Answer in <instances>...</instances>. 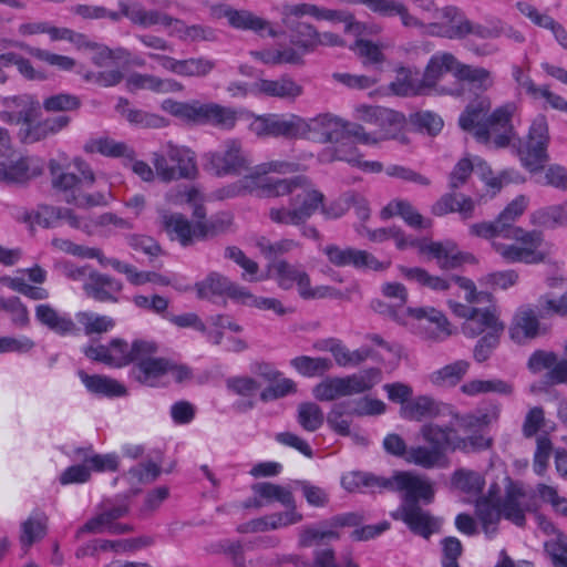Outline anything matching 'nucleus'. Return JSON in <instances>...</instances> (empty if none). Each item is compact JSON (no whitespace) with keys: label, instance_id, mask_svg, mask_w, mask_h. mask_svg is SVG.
Here are the masks:
<instances>
[{"label":"nucleus","instance_id":"1","mask_svg":"<svg viewBox=\"0 0 567 567\" xmlns=\"http://www.w3.org/2000/svg\"><path fill=\"white\" fill-rule=\"evenodd\" d=\"M470 234L485 239L503 237L515 240L517 244L492 243L493 249L507 264L523 262L536 265L544 262L547 257V254L539 249L544 243V235L539 230H525L522 227H517L507 234L506 228H503L496 218L494 221H482L471 225Z\"/></svg>","mask_w":567,"mask_h":567},{"label":"nucleus","instance_id":"2","mask_svg":"<svg viewBox=\"0 0 567 567\" xmlns=\"http://www.w3.org/2000/svg\"><path fill=\"white\" fill-rule=\"evenodd\" d=\"M341 484L349 492L362 491L363 488L370 492H381L383 489L403 492L400 508L419 505V501L429 504L434 498L432 484L409 472H398L392 477L377 476L368 472H351L342 477Z\"/></svg>","mask_w":567,"mask_h":567},{"label":"nucleus","instance_id":"3","mask_svg":"<svg viewBox=\"0 0 567 567\" xmlns=\"http://www.w3.org/2000/svg\"><path fill=\"white\" fill-rule=\"evenodd\" d=\"M73 163L82 177L63 171L56 161H50L49 169L53 189L62 194L63 199L68 204H73L80 208L105 206L107 204L105 194L101 192L94 194L84 193V189L90 188L95 182V175L90 165L79 157L74 158Z\"/></svg>","mask_w":567,"mask_h":567},{"label":"nucleus","instance_id":"4","mask_svg":"<svg viewBox=\"0 0 567 567\" xmlns=\"http://www.w3.org/2000/svg\"><path fill=\"white\" fill-rule=\"evenodd\" d=\"M355 116L375 127V130L367 132L361 124L357 123V126H352V135L358 143L377 145L389 140H400L402 143L406 141L402 135L405 117L400 112L381 106L360 105L355 109Z\"/></svg>","mask_w":567,"mask_h":567},{"label":"nucleus","instance_id":"5","mask_svg":"<svg viewBox=\"0 0 567 567\" xmlns=\"http://www.w3.org/2000/svg\"><path fill=\"white\" fill-rule=\"evenodd\" d=\"M457 65L458 60L454 54L450 52H436L430 58L421 78L417 72L412 73L410 70L404 71V85H406L404 94L422 95L435 91L440 94L461 95L463 92L462 89L446 90L445 87H437L439 81L445 73L456 75Z\"/></svg>","mask_w":567,"mask_h":567},{"label":"nucleus","instance_id":"6","mask_svg":"<svg viewBox=\"0 0 567 567\" xmlns=\"http://www.w3.org/2000/svg\"><path fill=\"white\" fill-rule=\"evenodd\" d=\"M324 203V195L315 188L306 177V183L298 186L290 198V206H276L268 210V218L280 226H300L319 210Z\"/></svg>","mask_w":567,"mask_h":567},{"label":"nucleus","instance_id":"7","mask_svg":"<svg viewBox=\"0 0 567 567\" xmlns=\"http://www.w3.org/2000/svg\"><path fill=\"white\" fill-rule=\"evenodd\" d=\"M152 163L163 182L194 179L198 175L195 153L183 145L167 142L153 153Z\"/></svg>","mask_w":567,"mask_h":567},{"label":"nucleus","instance_id":"8","mask_svg":"<svg viewBox=\"0 0 567 567\" xmlns=\"http://www.w3.org/2000/svg\"><path fill=\"white\" fill-rule=\"evenodd\" d=\"M549 141L547 118L538 114L529 126L526 141L518 138V143L513 144L522 165L530 173L539 172L549 161Z\"/></svg>","mask_w":567,"mask_h":567},{"label":"nucleus","instance_id":"9","mask_svg":"<svg viewBox=\"0 0 567 567\" xmlns=\"http://www.w3.org/2000/svg\"><path fill=\"white\" fill-rule=\"evenodd\" d=\"M204 169L218 176L240 175L249 169L250 161L241 142L228 138L219 150L203 155Z\"/></svg>","mask_w":567,"mask_h":567},{"label":"nucleus","instance_id":"10","mask_svg":"<svg viewBox=\"0 0 567 567\" xmlns=\"http://www.w3.org/2000/svg\"><path fill=\"white\" fill-rule=\"evenodd\" d=\"M364 517L354 512L342 513L319 522L317 525H307L299 529L298 545L307 548L315 545H324L341 537L340 529L357 527L362 524Z\"/></svg>","mask_w":567,"mask_h":567},{"label":"nucleus","instance_id":"11","mask_svg":"<svg viewBox=\"0 0 567 567\" xmlns=\"http://www.w3.org/2000/svg\"><path fill=\"white\" fill-rule=\"evenodd\" d=\"M352 126L357 123L346 122L332 114H319L310 120L301 117L299 138L305 137L320 143H334L353 137Z\"/></svg>","mask_w":567,"mask_h":567},{"label":"nucleus","instance_id":"12","mask_svg":"<svg viewBox=\"0 0 567 567\" xmlns=\"http://www.w3.org/2000/svg\"><path fill=\"white\" fill-rule=\"evenodd\" d=\"M505 495L498 499L503 517L516 525L524 527L526 525V513L537 511L536 502L533 495H528L519 482H514L506 477Z\"/></svg>","mask_w":567,"mask_h":567},{"label":"nucleus","instance_id":"13","mask_svg":"<svg viewBox=\"0 0 567 567\" xmlns=\"http://www.w3.org/2000/svg\"><path fill=\"white\" fill-rule=\"evenodd\" d=\"M300 125L301 117L296 114H265L255 116L249 124V130L259 137L299 138Z\"/></svg>","mask_w":567,"mask_h":567},{"label":"nucleus","instance_id":"14","mask_svg":"<svg viewBox=\"0 0 567 567\" xmlns=\"http://www.w3.org/2000/svg\"><path fill=\"white\" fill-rule=\"evenodd\" d=\"M516 104L506 103L496 107L486 117L487 138L484 144L493 143L495 148H504L512 144L516 137V132L512 124L513 115L516 112Z\"/></svg>","mask_w":567,"mask_h":567},{"label":"nucleus","instance_id":"15","mask_svg":"<svg viewBox=\"0 0 567 567\" xmlns=\"http://www.w3.org/2000/svg\"><path fill=\"white\" fill-rule=\"evenodd\" d=\"M1 104L3 110L0 111V120L10 125L24 126L35 121L41 114V103L31 94L3 97Z\"/></svg>","mask_w":567,"mask_h":567},{"label":"nucleus","instance_id":"16","mask_svg":"<svg viewBox=\"0 0 567 567\" xmlns=\"http://www.w3.org/2000/svg\"><path fill=\"white\" fill-rule=\"evenodd\" d=\"M155 353L140 354L130 370V377L137 383L156 388L169 383L167 379L168 359L154 357Z\"/></svg>","mask_w":567,"mask_h":567},{"label":"nucleus","instance_id":"17","mask_svg":"<svg viewBox=\"0 0 567 567\" xmlns=\"http://www.w3.org/2000/svg\"><path fill=\"white\" fill-rule=\"evenodd\" d=\"M328 260L337 267L353 266L358 269H372L375 271L384 270L389 264L379 261L367 250H360L351 247L341 248L337 245H328L322 249Z\"/></svg>","mask_w":567,"mask_h":567},{"label":"nucleus","instance_id":"18","mask_svg":"<svg viewBox=\"0 0 567 567\" xmlns=\"http://www.w3.org/2000/svg\"><path fill=\"white\" fill-rule=\"evenodd\" d=\"M410 246L417 247L421 252L431 255L439 267L444 270L456 269L473 258L468 254L458 251L456 245L452 241L425 243L424 240L411 239Z\"/></svg>","mask_w":567,"mask_h":567},{"label":"nucleus","instance_id":"19","mask_svg":"<svg viewBox=\"0 0 567 567\" xmlns=\"http://www.w3.org/2000/svg\"><path fill=\"white\" fill-rule=\"evenodd\" d=\"M109 347L110 365L121 368L134 363L140 354L157 353L158 347L154 341L136 339L131 344L125 340L113 339Z\"/></svg>","mask_w":567,"mask_h":567},{"label":"nucleus","instance_id":"20","mask_svg":"<svg viewBox=\"0 0 567 567\" xmlns=\"http://www.w3.org/2000/svg\"><path fill=\"white\" fill-rule=\"evenodd\" d=\"M491 100L486 96L478 97L467 104L458 118L462 130L472 132L478 142L487 138L486 117L491 110Z\"/></svg>","mask_w":567,"mask_h":567},{"label":"nucleus","instance_id":"21","mask_svg":"<svg viewBox=\"0 0 567 567\" xmlns=\"http://www.w3.org/2000/svg\"><path fill=\"white\" fill-rule=\"evenodd\" d=\"M351 3L363 4L372 13L381 18L399 17L405 28L422 29L424 23L410 13L409 8L399 0H348Z\"/></svg>","mask_w":567,"mask_h":567},{"label":"nucleus","instance_id":"22","mask_svg":"<svg viewBox=\"0 0 567 567\" xmlns=\"http://www.w3.org/2000/svg\"><path fill=\"white\" fill-rule=\"evenodd\" d=\"M404 311L420 321H423L425 337L433 341H443L452 334L446 317L434 308H405Z\"/></svg>","mask_w":567,"mask_h":567},{"label":"nucleus","instance_id":"23","mask_svg":"<svg viewBox=\"0 0 567 567\" xmlns=\"http://www.w3.org/2000/svg\"><path fill=\"white\" fill-rule=\"evenodd\" d=\"M83 290L95 301L116 303L118 293L123 290V284L110 275L94 270L90 274V280L83 284Z\"/></svg>","mask_w":567,"mask_h":567},{"label":"nucleus","instance_id":"24","mask_svg":"<svg viewBox=\"0 0 567 567\" xmlns=\"http://www.w3.org/2000/svg\"><path fill=\"white\" fill-rule=\"evenodd\" d=\"M392 516L395 519L403 520L412 533L426 539L432 534L437 533L441 527L440 520L422 509L420 505H409L406 508H399Z\"/></svg>","mask_w":567,"mask_h":567},{"label":"nucleus","instance_id":"25","mask_svg":"<svg viewBox=\"0 0 567 567\" xmlns=\"http://www.w3.org/2000/svg\"><path fill=\"white\" fill-rule=\"evenodd\" d=\"M268 268L275 272L274 278L279 288L290 290L296 286L300 297L310 281V276L301 265L290 264L286 259L271 262Z\"/></svg>","mask_w":567,"mask_h":567},{"label":"nucleus","instance_id":"26","mask_svg":"<svg viewBox=\"0 0 567 567\" xmlns=\"http://www.w3.org/2000/svg\"><path fill=\"white\" fill-rule=\"evenodd\" d=\"M70 123L71 117L68 115H58L38 122H29L19 130L18 136L22 143L32 144L59 133L68 127Z\"/></svg>","mask_w":567,"mask_h":567},{"label":"nucleus","instance_id":"27","mask_svg":"<svg viewBox=\"0 0 567 567\" xmlns=\"http://www.w3.org/2000/svg\"><path fill=\"white\" fill-rule=\"evenodd\" d=\"M303 92L300 84L288 75L276 80L259 79L252 84V93L268 97L295 101Z\"/></svg>","mask_w":567,"mask_h":567},{"label":"nucleus","instance_id":"28","mask_svg":"<svg viewBox=\"0 0 567 567\" xmlns=\"http://www.w3.org/2000/svg\"><path fill=\"white\" fill-rule=\"evenodd\" d=\"M118 8L125 18L136 25L142 28H150L155 24H162L164 27H171L173 23L182 25V20L173 18L166 13H162L157 10H145L140 3H127L124 0L118 1Z\"/></svg>","mask_w":567,"mask_h":567},{"label":"nucleus","instance_id":"29","mask_svg":"<svg viewBox=\"0 0 567 567\" xmlns=\"http://www.w3.org/2000/svg\"><path fill=\"white\" fill-rule=\"evenodd\" d=\"M504 323L498 319L494 310L489 308H475L471 318H467L462 324V332L468 338H475L486 332L503 333Z\"/></svg>","mask_w":567,"mask_h":567},{"label":"nucleus","instance_id":"30","mask_svg":"<svg viewBox=\"0 0 567 567\" xmlns=\"http://www.w3.org/2000/svg\"><path fill=\"white\" fill-rule=\"evenodd\" d=\"M34 316L40 324L59 336L76 334L79 332V328L69 315L61 313L49 303L38 305Z\"/></svg>","mask_w":567,"mask_h":567},{"label":"nucleus","instance_id":"31","mask_svg":"<svg viewBox=\"0 0 567 567\" xmlns=\"http://www.w3.org/2000/svg\"><path fill=\"white\" fill-rule=\"evenodd\" d=\"M379 368H369L347 377H337L341 396H350L370 391L381 381Z\"/></svg>","mask_w":567,"mask_h":567},{"label":"nucleus","instance_id":"32","mask_svg":"<svg viewBox=\"0 0 567 567\" xmlns=\"http://www.w3.org/2000/svg\"><path fill=\"white\" fill-rule=\"evenodd\" d=\"M260 384L250 377H230L226 380L228 392L241 396V400L233 404V409L238 413H246L255 408V395Z\"/></svg>","mask_w":567,"mask_h":567},{"label":"nucleus","instance_id":"33","mask_svg":"<svg viewBox=\"0 0 567 567\" xmlns=\"http://www.w3.org/2000/svg\"><path fill=\"white\" fill-rule=\"evenodd\" d=\"M475 202L466 195H456L454 190L442 195L432 206L435 216H444L451 213H458L463 220L474 216Z\"/></svg>","mask_w":567,"mask_h":567},{"label":"nucleus","instance_id":"34","mask_svg":"<svg viewBox=\"0 0 567 567\" xmlns=\"http://www.w3.org/2000/svg\"><path fill=\"white\" fill-rule=\"evenodd\" d=\"M237 122V112L217 103H200L199 124H210L219 128L230 130Z\"/></svg>","mask_w":567,"mask_h":567},{"label":"nucleus","instance_id":"35","mask_svg":"<svg viewBox=\"0 0 567 567\" xmlns=\"http://www.w3.org/2000/svg\"><path fill=\"white\" fill-rule=\"evenodd\" d=\"M421 434L424 441L434 450L442 452L443 456L446 451H456L457 431L452 426H440L433 423L424 424Z\"/></svg>","mask_w":567,"mask_h":567},{"label":"nucleus","instance_id":"36","mask_svg":"<svg viewBox=\"0 0 567 567\" xmlns=\"http://www.w3.org/2000/svg\"><path fill=\"white\" fill-rule=\"evenodd\" d=\"M224 16L227 18L229 24L233 28L252 30L259 33L260 35L267 33L272 38L277 35L276 31L272 29V27L267 20L259 18L249 11H239L231 8H227L224 11Z\"/></svg>","mask_w":567,"mask_h":567},{"label":"nucleus","instance_id":"37","mask_svg":"<svg viewBox=\"0 0 567 567\" xmlns=\"http://www.w3.org/2000/svg\"><path fill=\"white\" fill-rule=\"evenodd\" d=\"M441 413V404L429 395H419L400 408V416L411 421L436 417Z\"/></svg>","mask_w":567,"mask_h":567},{"label":"nucleus","instance_id":"38","mask_svg":"<svg viewBox=\"0 0 567 567\" xmlns=\"http://www.w3.org/2000/svg\"><path fill=\"white\" fill-rule=\"evenodd\" d=\"M164 230L172 239H177L181 245L188 246L195 237V226L179 213H164L161 216Z\"/></svg>","mask_w":567,"mask_h":567},{"label":"nucleus","instance_id":"39","mask_svg":"<svg viewBox=\"0 0 567 567\" xmlns=\"http://www.w3.org/2000/svg\"><path fill=\"white\" fill-rule=\"evenodd\" d=\"M380 215L383 219L399 215L413 228H429L432 225V221L430 219H425L409 202L401 199L391 200L384 208H382Z\"/></svg>","mask_w":567,"mask_h":567},{"label":"nucleus","instance_id":"40","mask_svg":"<svg viewBox=\"0 0 567 567\" xmlns=\"http://www.w3.org/2000/svg\"><path fill=\"white\" fill-rule=\"evenodd\" d=\"M107 266H111L120 274H124L128 282L134 286H142L146 282H154L159 286L171 285V280L161 274L153 271H138L133 265L123 262L116 258H109Z\"/></svg>","mask_w":567,"mask_h":567},{"label":"nucleus","instance_id":"41","mask_svg":"<svg viewBox=\"0 0 567 567\" xmlns=\"http://www.w3.org/2000/svg\"><path fill=\"white\" fill-rule=\"evenodd\" d=\"M41 174V166L34 164L30 158H21L9 166L0 165V181L7 183H25Z\"/></svg>","mask_w":567,"mask_h":567},{"label":"nucleus","instance_id":"42","mask_svg":"<svg viewBox=\"0 0 567 567\" xmlns=\"http://www.w3.org/2000/svg\"><path fill=\"white\" fill-rule=\"evenodd\" d=\"M78 375L87 391L93 394L105 396H123L126 394L125 386L109 377L99 374L89 375L83 370H80Z\"/></svg>","mask_w":567,"mask_h":567},{"label":"nucleus","instance_id":"43","mask_svg":"<svg viewBox=\"0 0 567 567\" xmlns=\"http://www.w3.org/2000/svg\"><path fill=\"white\" fill-rule=\"evenodd\" d=\"M471 363L466 360H456L441 369L433 371L429 375V380L436 386H455L466 375Z\"/></svg>","mask_w":567,"mask_h":567},{"label":"nucleus","instance_id":"44","mask_svg":"<svg viewBox=\"0 0 567 567\" xmlns=\"http://www.w3.org/2000/svg\"><path fill=\"white\" fill-rule=\"evenodd\" d=\"M475 514L482 523L484 533L488 538L494 537L497 532L496 525L499 523L503 514L499 502H491V498L478 497L475 504Z\"/></svg>","mask_w":567,"mask_h":567},{"label":"nucleus","instance_id":"45","mask_svg":"<svg viewBox=\"0 0 567 567\" xmlns=\"http://www.w3.org/2000/svg\"><path fill=\"white\" fill-rule=\"evenodd\" d=\"M455 78L470 83L474 89L485 92L494 85L492 72L482 66H473L458 61Z\"/></svg>","mask_w":567,"mask_h":567},{"label":"nucleus","instance_id":"46","mask_svg":"<svg viewBox=\"0 0 567 567\" xmlns=\"http://www.w3.org/2000/svg\"><path fill=\"white\" fill-rule=\"evenodd\" d=\"M398 269L406 280L414 281L434 291H445L451 287L450 278L433 276L424 268L399 266Z\"/></svg>","mask_w":567,"mask_h":567},{"label":"nucleus","instance_id":"47","mask_svg":"<svg viewBox=\"0 0 567 567\" xmlns=\"http://www.w3.org/2000/svg\"><path fill=\"white\" fill-rule=\"evenodd\" d=\"M255 495L267 503L278 502L285 507H296V499L290 488L271 482H260L252 485Z\"/></svg>","mask_w":567,"mask_h":567},{"label":"nucleus","instance_id":"48","mask_svg":"<svg viewBox=\"0 0 567 567\" xmlns=\"http://www.w3.org/2000/svg\"><path fill=\"white\" fill-rule=\"evenodd\" d=\"M306 183L305 176H293L290 178H266L259 184V189L265 197H281L292 195L298 186Z\"/></svg>","mask_w":567,"mask_h":567},{"label":"nucleus","instance_id":"49","mask_svg":"<svg viewBox=\"0 0 567 567\" xmlns=\"http://www.w3.org/2000/svg\"><path fill=\"white\" fill-rule=\"evenodd\" d=\"M255 246L266 259L270 260L271 264L278 261L279 257L299 248L300 243L290 238H281L277 241H271L266 236H259L255 241Z\"/></svg>","mask_w":567,"mask_h":567},{"label":"nucleus","instance_id":"50","mask_svg":"<svg viewBox=\"0 0 567 567\" xmlns=\"http://www.w3.org/2000/svg\"><path fill=\"white\" fill-rule=\"evenodd\" d=\"M353 402L351 400L342 401L333 404L327 415L328 426L341 436L350 435L351 421L347 416L355 415L352 409Z\"/></svg>","mask_w":567,"mask_h":567},{"label":"nucleus","instance_id":"51","mask_svg":"<svg viewBox=\"0 0 567 567\" xmlns=\"http://www.w3.org/2000/svg\"><path fill=\"white\" fill-rule=\"evenodd\" d=\"M86 153H100L109 157H126L132 159L133 150L125 143L115 142L109 137H100L89 141L84 145Z\"/></svg>","mask_w":567,"mask_h":567},{"label":"nucleus","instance_id":"52","mask_svg":"<svg viewBox=\"0 0 567 567\" xmlns=\"http://www.w3.org/2000/svg\"><path fill=\"white\" fill-rule=\"evenodd\" d=\"M330 352L339 367H357L364 362L372 353L369 348L350 351L340 340L330 341Z\"/></svg>","mask_w":567,"mask_h":567},{"label":"nucleus","instance_id":"53","mask_svg":"<svg viewBox=\"0 0 567 567\" xmlns=\"http://www.w3.org/2000/svg\"><path fill=\"white\" fill-rule=\"evenodd\" d=\"M47 520L48 518L44 514H37L22 523L20 543L24 553L28 551L33 543L42 539L47 535Z\"/></svg>","mask_w":567,"mask_h":567},{"label":"nucleus","instance_id":"54","mask_svg":"<svg viewBox=\"0 0 567 567\" xmlns=\"http://www.w3.org/2000/svg\"><path fill=\"white\" fill-rule=\"evenodd\" d=\"M539 313L532 308H522L515 315V327L511 329L512 339H519L518 329L525 338H535L539 330Z\"/></svg>","mask_w":567,"mask_h":567},{"label":"nucleus","instance_id":"55","mask_svg":"<svg viewBox=\"0 0 567 567\" xmlns=\"http://www.w3.org/2000/svg\"><path fill=\"white\" fill-rule=\"evenodd\" d=\"M231 281L219 272H210L204 280L195 285L200 299H210L214 296L227 295Z\"/></svg>","mask_w":567,"mask_h":567},{"label":"nucleus","instance_id":"56","mask_svg":"<svg viewBox=\"0 0 567 567\" xmlns=\"http://www.w3.org/2000/svg\"><path fill=\"white\" fill-rule=\"evenodd\" d=\"M300 374L307 378L323 375L332 368V362L328 358H312L309 355H299L290 361Z\"/></svg>","mask_w":567,"mask_h":567},{"label":"nucleus","instance_id":"57","mask_svg":"<svg viewBox=\"0 0 567 567\" xmlns=\"http://www.w3.org/2000/svg\"><path fill=\"white\" fill-rule=\"evenodd\" d=\"M115 109L130 123L135 125H141L144 127H158L163 122V118L157 115L148 114L142 110L131 109L130 102L125 97L118 99Z\"/></svg>","mask_w":567,"mask_h":567},{"label":"nucleus","instance_id":"58","mask_svg":"<svg viewBox=\"0 0 567 567\" xmlns=\"http://www.w3.org/2000/svg\"><path fill=\"white\" fill-rule=\"evenodd\" d=\"M297 421L308 432H316L324 423L322 409L313 402H302L297 409Z\"/></svg>","mask_w":567,"mask_h":567},{"label":"nucleus","instance_id":"59","mask_svg":"<svg viewBox=\"0 0 567 567\" xmlns=\"http://www.w3.org/2000/svg\"><path fill=\"white\" fill-rule=\"evenodd\" d=\"M76 320L83 327L84 332L87 336L105 333L115 326L113 318L90 311L78 312Z\"/></svg>","mask_w":567,"mask_h":567},{"label":"nucleus","instance_id":"60","mask_svg":"<svg viewBox=\"0 0 567 567\" xmlns=\"http://www.w3.org/2000/svg\"><path fill=\"white\" fill-rule=\"evenodd\" d=\"M231 226V219L224 214L216 215L206 221L195 223V238L206 239L226 234Z\"/></svg>","mask_w":567,"mask_h":567},{"label":"nucleus","instance_id":"61","mask_svg":"<svg viewBox=\"0 0 567 567\" xmlns=\"http://www.w3.org/2000/svg\"><path fill=\"white\" fill-rule=\"evenodd\" d=\"M51 244L54 248L62 250L66 254L84 258H95L99 260L101 266H107L109 258L105 257L102 250L99 248L84 247L81 245H76L69 239L63 238H53Z\"/></svg>","mask_w":567,"mask_h":567},{"label":"nucleus","instance_id":"62","mask_svg":"<svg viewBox=\"0 0 567 567\" xmlns=\"http://www.w3.org/2000/svg\"><path fill=\"white\" fill-rule=\"evenodd\" d=\"M290 31L291 42L306 50L312 51L316 49V33L317 29L306 22L289 23L286 25Z\"/></svg>","mask_w":567,"mask_h":567},{"label":"nucleus","instance_id":"63","mask_svg":"<svg viewBox=\"0 0 567 567\" xmlns=\"http://www.w3.org/2000/svg\"><path fill=\"white\" fill-rule=\"evenodd\" d=\"M444 458L442 452L434 450L431 446H414L411 447L405 456V461L423 468H433L441 464Z\"/></svg>","mask_w":567,"mask_h":567},{"label":"nucleus","instance_id":"64","mask_svg":"<svg viewBox=\"0 0 567 567\" xmlns=\"http://www.w3.org/2000/svg\"><path fill=\"white\" fill-rule=\"evenodd\" d=\"M293 487L301 492L308 505L312 507H326L330 502L329 493L309 481L296 480Z\"/></svg>","mask_w":567,"mask_h":567}]
</instances>
